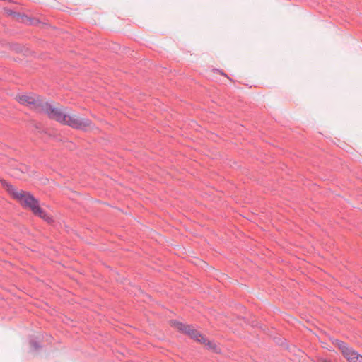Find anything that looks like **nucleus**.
Listing matches in <instances>:
<instances>
[{
  "label": "nucleus",
  "instance_id": "obj_6",
  "mask_svg": "<svg viewBox=\"0 0 362 362\" xmlns=\"http://www.w3.org/2000/svg\"><path fill=\"white\" fill-rule=\"evenodd\" d=\"M336 345L349 362H362V356L353 350L345 342L337 340Z\"/></svg>",
  "mask_w": 362,
  "mask_h": 362
},
{
  "label": "nucleus",
  "instance_id": "obj_3",
  "mask_svg": "<svg viewBox=\"0 0 362 362\" xmlns=\"http://www.w3.org/2000/svg\"><path fill=\"white\" fill-rule=\"evenodd\" d=\"M170 324L171 327H174L182 333L187 334L197 341L200 343H205L206 341V338L189 325L184 324L175 320H170Z\"/></svg>",
  "mask_w": 362,
  "mask_h": 362
},
{
  "label": "nucleus",
  "instance_id": "obj_7",
  "mask_svg": "<svg viewBox=\"0 0 362 362\" xmlns=\"http://www.w3.org/2000/svg\"><path fill=\"white\" fill-rule=\"evenodd\" d=\"M202 344H205L209 349L214 351V352L219 351V349L218 348V346H216V343L214 341H209L206 339V341Z\"/></svg>",
  "mask_w": 362,
  "mask_h": 362
},
{
  "label": "nucleus",
  "instance_id": "obj_1",
  "mask_svg": "<svg viewBox=\"0 0 362 362\" xmlns=\"http://www.w3.org/2000/svg\"><path fill=\"white\" fill-rule=\"evenodd\" d=\"M4 186L8 192L15 199L18 200L23 206L29 208L35 215L38 216L46 221H52V218L40 207L38 200L31 194L23 190H18L13 185L8 183H5Z\"/></svg>",
  "mask_w": 362,
  "mask_h": 362
},
{
  "label": "nucleus",
  "instance_id": "obj_2",
  "mask_svg": "<svg viewBox=\"0 0 362 362\" xmlns=\"http://www.w3.org/2000/svg\"><path fill=\"white\" fill-rule=\"evenodd\" d=\"M40 111L46 114L51 119H54L61 124H64L67 118L66 108L64 107H55L47 101L41 106Z\"/></svg>",
  "mask_w": 362,
  "mask_h": 362
},
{
  "label": "nucleus",
  "instance_id": "obj_8",
  "mask_svg": "<svg viewBox=\"0 0 362 362\" xmlns=\"http://www.w3.org/2000/svg\"><path fill=\"white\" fill-rule=\"evenodd\" d=\"M30 345L31 346L35 349V350H37L40 348V345L38 344V343L35 341H30Z\"/></svg>",
  "mask_w": 362,
  "mask_h": 362
},
{
  "label": "nucleus",
  "instance_id": "obj_5",
  "mask_svg": "<svg viewBox=\"0 0 362 362\" xmlns=\"http://www.w3.org/2000/svg\"><path fill=\"white\" fill-rule=\"evenodd\" d=\"M18 102L25 105L30 107L36 112H40L45 100L37 95H21L18 96Z\"/></svg>",
  "mask_w": 362,
  "mask_h": 362
},
{
  "label": "nucleus",
  "instance_id": "obj_9",
  "mask_svg": "<svg viewBox=\"0 0 362 362\" xmlns=\"http://www.w3.org/2000/svg\"><path fill=\"white\" fill-rule=\"evenodd\" d=\"M217 71L220 72L222 75H224V76H226L223 72L219 71V70H217Z\"/></svg>",
  "mask_w": 362,
  "mask_h": 362
},
{
  "label": "nucleus",
  "instance_id": "obj_4",
  "mask_svg": "<svg viewBox=\"0 0 362 362\" xmlns=\"http://www.w3.org/2000/svg\"><path fill=\"white\" fill-rule=\"evenodd\" d=\"M91 124V121L87 118H81L75 115L67 114V118L63 124L68 125L74 129L86 130L90 127Z\"/></svg>",
  "mask_w": 362,
  "mask_h": 362
}]
</instances>
